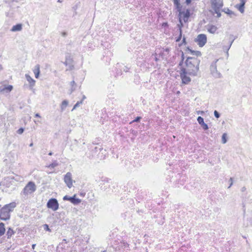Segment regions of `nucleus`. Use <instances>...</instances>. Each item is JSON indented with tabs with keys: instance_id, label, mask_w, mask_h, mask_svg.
Here are the masks:
<instances>
[{
	"instance_id": "nucleus-1",
	"label": "nucleus",
	"mask_w": 252,
	"mask_h": 252,
	"mask_svg": "<svg viewBox=\"0 0 252 252\" xmlns=\"http://www.w3.org/2000/svg\"><path fill=\"white\" fill-rule=\"evenodd\" d=\"M200 60L195 58L188 57L186 61L187 71L189 75L196 76L199 70Z\"/></svg>"
},
{
	"instance_id": "nucleus-2",
	"label": "nucleus",
	"mask_w": 252,
	"mask_h": 252,
	"mask_svg": "<svg viewBox=\"0 0 252 252\" xmlns=\"http://www.w3.org/2000/svg\"><path fill=\"white\" fill-rule=\"evenodd\" d=\"M16 207V203L15 202L4 205L0 210V219L4 220H9L10 217V213L12 212Z\"/></svg>"
},
{
	"instance_id": "nucleus-3",
	"label": "nucleus",
	"mask_w": 252,
	"mask_h": 252,
	"mask_svg": "<svg viewBox=\"0 0 252 252\" xmlns=\"http://www.w3.org/2000/svg\"><path fill=\"white\" fill-rule=\"evenodd\" d=\"M36 190V186L32 182H30L25 187L21 192V195L24 197L34 192Z\"/></svg>"
},
{
	"instance_id": "nucleus-4",
	"label": "nucleus",
	"mask_w": 252,
	"mask_h": 252,
	"mask_svg": "<svg viewBox=\"0 0 252 252\" xmlns=\"http://www.w3.org/2000/svg\"><path fill=\"white\" fill-rule=\"evenodd\" d=\"M106 155V151L101 146L95 147L92 150V156L97 158L98 159L102 160L104 159Z\"/></svg>"
},
{
	"instance_id": "nucleus-5",
	"label": "nucleus",
	"mask_w": 252,
	"mask_h": 252,
	"mask_svg": "<svg viewBox=\"0 0 252 252\" xmlns=\"http://www.w3.org/2000/svg\"><path fill=\"white\" fill-rule=\"evenodd\" d=\"M211 6L215 13L217 14V17H220L221 16L220 9L223 6L222 0H211Z\"/></svg>"
},
{
	"instance_id": "nucleus-6",
	"label": "nucleus",
	"mask_w": 252,
	"mask_h": 252,
	"mask_svg": "<svg viewBox=\"0 0 252 252\" xmlns=\"http://www.w3.org/2000/svg\"><path fill=\"white\" fill-rule=\"evenodd\" d=\"M180 74L183 84H188L191 81L190 78L188 75L189 74L188 71H187L186 68H182Z\"/></svg>"
},
{
	"instance_id": "nucleus-7",
	"label": "nucleus",
	"mask_w": 252,
	"mask_h": 252,
	"mask_svg": "<svg viewBox=\"0 0 252 252\" xmlns=\"http://www.w3.org/2000/svg\"><path fill=\"white\" fill-rule=\"evenodd\" d=\"M59 206L58 202L55 198L50 199L47 203V207L54 211H57L59 209Z\"/></svg>"
},
{
	"instance_id": "nucleus-8",
	"label": "nucleus",
	"mask_w": 252,
	"mask_h": 252,
	"mask_svg": "<svg viewBox=\"0 0 252 252\" xmlns=\"http://www.w3.org/2000/svg\"><path fill=\"white\" fill-rule=\"evenodd\" d=\"M235 39V38H233V35H230L229 42L227 44L226 43L225 40L223 41V44L224 45L222 46V49L223 51L226 52L227 56H228V51Z\"/></svg>"
},
{
	"instance_id": "nucleus-9",
	"label": "nucleus",
	"mask_w": 252,
	"mask_h": 252,
	"mask_svg": "<svg viewBox=\"0 0 252 252\" xmlns=\"http://www.w3.org/2000/svg\"><path fill=\"white\" fill-rule=\"evenodd\" d=\"M196 42L200 47H203L207 42V36L205 34H200L196 38Z\"/></svg>"
},
{
	"instance_id": "nucleus-10",
	"label": "nucleus",
	"mask_w": 252,
	"mask_h": 252,
	"mask_svg": "<svg viewBox=\"0 0 252 252\" xmlns=\"http://www.w3.org/2000/svg\"><path fill=\"white\" fill-rule=\"evenodd\" d=\"M218 61V60H216L213 62L210 66V70L212 74L216 78H220L221 76V74L219 72L217 69L216 63Z\"/></svg>"
},
{
	"instance_id": "nucleus-11",
	"label": "nucleus",
	"mask_w": 252,
	"mask_h": 252,
	"mask_svg": "<svg viewBox=\"0 0 252 252\" xmlns=\"http://www.w3.org/2000/svg\"><path fill=\"white\" fill-rule=\"evenodd\" d=\"M73 60L71 56L70 55L67 54L65 56V61L64 62V64L66 66H68L69 70H72L73 69L74 66L73 64Z\"/></svg>"
},
{
	"instance_id": "nucleus-12",
	"label": "nucleus",
	"mask_w": 252,
	"mask_h": 252,
	"mask_svg": "<svg viewBox=\"0 0 252 252\" xmlns=\"http://www.w3.org/2000/svg\"><path fill=\"white\" fill-rule=\"evenodd\" d=\"M179 13V16L181 19H183L185 22H187L188 20L189 17L190 16V12L189 9H187L185 11H178Z\"/></svg>"
},
{
	"instance_id": "nucleus-13",
	"label": "nucleus",
	"mask_w": 252,
	"mask_h": 252,
	"mask_svg": "<svg viewBox=\"0 0 252 252\" xmlns=\"http://www.w3.org/2000/svg\"><path fill=\"white\" fill-rule=\"evenodd\" d=\"M13 89L12 85H2L0 86V94H9Z\"/></svg>"
},
{
	"instance_id": "nucleus-14",
	"label": "nucleus",
	"mask_w": 252,
	"mask_h": 252,
	"mask_svg": "<svg viewBox=\"0 0 252 252\" xmlns=\"http://www.w3.org/2000/svg\"><path fill=\"white\" fill-rule=\"evenodd\" d=\"M64 181L69 188L72 186V175L71 173L67 172L64 177Z\"/></svg>"
},
{
	"instance_id": "nucleus-15",
	"label": "nucleus",
	"mask_w": 252,
	"mask_h": 252,
	"mask_svg": "<svg viewBox=\"0 0 252 252\" xmlns=\"http://www.w3.org/2000/svg\"><path fill=\"white\" fill-rule=\"evenodd\" d=\"M63 199L64 200H69L74 205L78 204L81 202V200L79 198H76L75 195L72 197H69L67 195H65L63 197Z\"/></svg>"
},
{
	"instance_id": "nucleus-16",
	"label": "nucleus",
	"mask_w": 252,
	"mask_h": 252,
	"mask_svg": "<svg viewBox=\"0 0 252 252\" xmlns=\"http://www.w3.org/2000/svg\"><path fill=\"white\" fill-rule=\"evenodd\" d=\"M205 27L207 31L212 34H215L218 29L216 26L210 24L207 25Z\"/></svg>"
},
{
	"instance_id": "nucleus-17",
	"label": "nucleus",
	"mask_w": 252,
	"mask_h": 252,
	"mask_svg": "<svg viewBox=\"0 0 252 252\" xmlns=\"http://www.w3.org/2000/svg\"><path fill=\"white\" fill-rule=\"evenodd\" d=\"M197 122L199 125L202 127L204 130H207L208 129V125L204 123V119L200 116H199L197 119Z\"/></svg>"
},
{
	"instance_id": "nucleus-18",
	"label": "nucleus",
	"mask_w": 252,
	"mask_h": 252,
	"mask_svg": "<svg viewBox=\"0 0 252 252\" xmlns=\"http://www.w3.org/2000/svg\"><path fill=\"white\" fill-rule=\"evenodd\" d=\"M26 78L28 82L30 84L31 88H32L35 85V81L33 79L29 74H26L25 75Z\"/></svg>"
},
{
	"instance_id": "nucleus-19",
	"label": "nucleus",
	"mask_w": 252,
	"mask_h": 252,
	"mask_svg": "<svg viewBox=\"0 0 252 252\" xmlns=\"http://www.w3.org/2000/svg\"><path fill=\"white\" fill-rule=\"evenodd\" d=\"M22 30V25L21 24H18L12 27L11 31L13 32L21 31Z\"/></svg>"
},
{
	"instance_id": "nucleus-20",
	"label": "nucleus",
	"mask_w": 252,
	"mask_h": 252,
	"mask_svg": "<svg viewBox=\"0 0 252 252\" xmlns=\"http://www.w3.org/2000/svg\"><path fill=\"white\" fill-rule=\"evenodd\" d=\"M173 1L177 11H181L182 8V6L180 3V0H173Z\"/></svg>"
},
{
	"instance_id": "nucleus-21",
	"label": "nucleus",
	"mask_w": 252,
	"mask_h": 252,
	"mask_svg": "<svg viewBox=\"0 0 252 252\" xmlns=\"http://www.w3.org/2000/svg\"><path fill=\"white\" fill-rule=\"evenodd\" d=\"M33 71L34 73L35 78H38L40 73V66L39 64H37L35 66Z\"/></svg>"
},
{
	"instance_id": "nucleus-22",
	"label": "nucleus",
	"mask_w": 252,
	"mask_h": 252,
	"mask_svg": "<svg viewBox=\"0 0 252 252\" xmlns=\"http://www.w3.org/2000/svg\"><path fill=\"white\" fill-rule=\"evenodd\" d=\"M11 179V178L9 177L5 178L3 181L0 183V186L1 184H2L3 186H6V187H9L10 186V183L9 182Z\"/></svg>"
},
{
	"instance_id": "nucleus-23",
	"label": "nucleus",
	"mask_w": 252,
	"mask_h": 252,
	"mask_svg": "<svg viewBox=\"0 0 252 252\" xmlns=\"http://www.w3.org/2000/svg\"><path fill=\"white\" fill-rule=\"evenodd\" d=\"M15 233L14 230L10 227H9L6 232V236L7 238H10Z\"/></svg>"
},
{
	"instance_id": "nucleus-24",
	"label": "nucleus",
	"mask_w": 252,
	"mask_h": 252,
	"mask_svg": "<svg viewBox=\"0 0 252 252\" xmlns=\"http://www.w3.org/2000/svg\"><path fill=\"white\" fill-rule=\"evenodd\" d=\"M5 232L4 224L2 222L0 223V237L2 236Z\"/></svg>"
},
{
	"instance_id": "nucleus-25",
	"label": "nucleus",
	"mask_w": 252,
	"mask_h": 252,
	"mask_svg": "<svg viewBox=\"0 0 252 252\" xmlns=\"http://www.w3.org/2000/svg\"><path fill=\"white\" fill-rule=\"evenodd\" d=\"M68 102L66 100H64L62 102V104L61 105V109L62 111H63V110H64V109L66 108V107L68 105Z\"/></svg>"
},
{
	"instance_id": "nucleus-26",
	"label": "nucleus",
	"mask_w": 252,
	"mask_h": 252,
	"mask_svg": "<svg viewBox=\"0 0 252 252\" xmlns=\"http://www.w3.org/2000/svg\"><path fill=\"white\" fill-rule=\"evenodd\" d=\"M235 7L241 13H243L245 11V7H243L241 4H237Z\"/></svg>"
},
{
	"instance_id": "nucleus-27",
	"label": "nucleus",
	"mask_w": 252,
	"mask_h": 252,
	"mask_svg": "<svg viewBox=\"0 0 252 252\" xmlns=\"http://www.w3.org/2000/svg\"><path fill=\"white\" fill-rule=\"evenodd\" d=\"M189 51L192 55L196 56L197 57L200 56L201 55V53L200 51H193L189 49Z\"/></svg>"
},
{
	"instance_id": "nucleus-28",
	"label": "nucleus",
	"mask_w": 252,
	"mask_h": 252,
	"mask_svg": "<svg viewBox=\"0 0 252 252\" xmlns=\"http://www.w3.org/2000/svg\"><path fill=\"white\" fill-rule=\"evenodd\" d=\"M225 13H227V14L231 16V17H232V16H235L236 14L234 13V12L231 10H230L229 9H225L224 10Z\"/></svg>"
},
{
	"instance_id": "nucleus-29",
	"label": "nucleus",
	"mask_w": 252,
	"mask_h": 252,
	"mask_svg": "<svg viewBox=\"0 0 252 252\" xmlns=\"http://www.w3.org/2000/svg\"><path fill=\"white\" fill-rule=\"evenodd\" d=\"M222 143L223 144H225L227 142V134L226 133H223L222 135L221 138Z\"/></svg>"
},
{
	"instance_id": "nucleus-30",
	"label": "nucleus",
	"mask_w": 252,
	"mask_h": 252,
	"mask_svg": "<svg viewBox=\"0 0 252 252\" xmlns=\"http://www.w3.org/2000/svg\"><path fill=\"white\" fill-rule=\"evenodd\" d=\"M58 165V162H57V161H55L51 164H49L48 167L50 168H54L55 167L57 166Z\"/></svg>"
},
{
	"instance_id": "nucleus-31",
	"label": "nucleus",
	"mask_w": 252,
	"mask_h": 252,
	"mask_svg": "<svg viewBox=\"0 0 252 252\" xmlns=\"http://www.w3.org/2000/svg\"><path fill=\"white\" fill-rule=\"evenodd\" d=\"M83 103V100H81V101H78L73 106L72 111H73L74 109H75L76 108H77L80 104H82Z\"/></svg>"
},
{
	"instance_id": "nucleus-32",
	"label": "nucleus",
	"mask_w": 252,
	"mask_h": 252,
	"mask_svg": "<svg viewBox=\"0 0 252 252\" xmlns=\"http://www.w3.org/2000/svg\"><path fill=\"white\" fill-rule=\"evenodd\" d=\"M182 19H181V18H179L180 24L178 25V27L179 28V32H180V29L182 30V28L183 26V23L182 22Z\"/></svg>"
},
{
	"instance_id": "nucleus-33",
	"label": "nucleus",
	"mask_w": 252,
	"mask_h": 252,
	"mask_svg": "<svg viewBox=\"0 0 252 252\" xmlns=\"http://www.w3.org/2000/svg\"><path fill=\"white\" fill-rule=\"evenodd\" d=\"M43 228L45 230L51 232V230L49 228L48 224H45L43 225Z\"/></svg>"
},
{
	"instance_id": "nucleus-34",
	"label": "nucleus",
	"mask_w": 252,
	"mask_h": 252,
	"mask_svg": "<svg viewBox=\"0 0 252 252\" xmlns=\"http://www.w3.org/2000/svg\"><path fill=\"white\" fill-rule=\"evenodd\" d=\"M214 115L215 117L217 118H219L220 117V114L217 110H215L214 111Z\"/></svg>"
},
{
	"instance_id": "nucleus-35",
	"label": "nucleus",
	"mask_w": 252,
	"mask_h": 252,
	"mask_svg": "<svg viewBox=\"0 0 252 252\" xmlns=\"http://www.w3.org/2000/svg\"><path fill=\"white\" fill-rule=\"evenodd\" d=\"M182 35V30H181V29H180V32L179 36V37H178V38L176 39V41H177V42L179 41L181 39Z\"/></svg>"
},
{
	"instance_id": "nucleus-36",
	"label": "nucleus",
	"mask_w": 252,
	"mask_h": 252,
	"mask_svg": "<svg viewBox=\"0 0 252 252\" xmlns=\"http://www.w3.org/2000/svg\"><path fill=\"white\" fill-rule=\"evenodd\" d=\"M24 130V128H19V129L17 130V133H18V134H21L22 133H23Z\"/></svg>"
},
{
	"instance_id": "nucleus-37",
	"label": "nucleus",
	"mask_w": 252,
	"mask_h": 252,
	"mask_svg": "<svg viewBox=\"0 0 252 252\" xmlns=\"http://www.w3.org/2000/svg\"><path fill=\"white\" fill-rule=\"evenodd\" d=\"M240 1V4H241L243 7H245L246 0H239Z\"/></svg>"
},
{
	"instance_id": "nucleus-38",
	"label": "nucleus",
	"mask_w": 252,
	"mask_h": 252,
	"mask_svg": "<svg viewBox=\"0 0 252 252\" xmlns=\"http://www.w3.org/2000/svg\"><path fill=\"white\" fill-rule=\"evenodd\" d=\"M141 118L140 117H137L134 119L132 122H138L141 120Z\"/></svg>"
},
{
	"instance_id": "nucleus-39",
	"label": "nucleus",
	"mask_w": 252,
	"mask_h": 252,
	"mask_svg": "<svg viewBox=\"0 0 252 252\" xmlns=\"http://www.w3.org/2000/svg\"><path fill=\"white\" fill-rule=\"evenodd\" d=\"M76 86H71L70 93L71 94L75 90Z\"/></svg>"
},
{
	"instance_id": "nucleus-40",
	"label": "nucleus",
	"mask_w": 252,
	"mask_h": 252,
	"mask_svg": "<svg viewBox=\"0 0 252 252\" xmlns=\"http://www.w3.org/2000/svg\"><path fill=\"white\" fill-rule=\"evenodd\" d=\"M70 85L71 86H76V84H75L74 81H72L70 82Z\"/></svg>"
},
{
	"instance_id": "nucleus-41",
	"label": "nucleus",
	"mask_w": 252,
	"mask_h": 252,
	"mask_svg": "<svg viewBox=\"0 0 252 252\" xmlns=\"http://www.w3.org/2000/svg\"><path fill=\"white\" fill-rule=\"evenodd\" d=\"M229 181L231 182V183H230V185L228 187V188H230V187L233 184V182H232V178H230V180H229Z\"/></svg>"
},
{
	"instance_id": "nucleus-42",
	"label": "nucleus",
	"mask_w": 252,
	"mask_h": 252,
	"mask_svg": "<svg viewBox=\"0 0 252 252\" xmlns=\"http://www.w3.org/2000/svg\"><path fill=\"white\" fill-rule=\"evenodd\" d=\"M186 2L187 4H189L191 2V0H186Z\"/></svg>"
},
{
	"instance_id": "nucleus-43",
	"label": "nucleus",
	"mask_w": 252,
	"mask_h": 252,
	"mask_svg": "<svg viewBox=\"0 0 252 252\" xmlns=\"http://www.w3.org/2000/svg\"><path fill=\"white\" fill-rule=\"evenodd\" d=\"M35 117H38V118H40V115L38 114V113H36L35 114Z\"/></svg>"
},
{
	"instance_id": "nucleus-44",
	"label": "nucleus",
	"mask_w": 252,
	"mask_h": 252,
	"mask_svg": "<svg viewBox=\"0 0 252 252\" xmlns=\"http://www.w3.org/2000/svg\"><path fill=\"white\" fill-rule=\"evenodd\" d=\"M246 190V188L245 187H243L241 189V191H245Z\"/></svg>"
},
{
	"instance_id": "nucleus-45",
	"label": "nucleus",
	"mask_w": 252,
	"mask_h": 252,
	"mask_svg": "<svg viewBox=\"0 0 252 252\" xmlns=\"http://www.w3.org/2000/svg\"><path fill=\"white\" fill-rule=\"evenodd\" d=\"M198 114H202L204 113V112L203 111H199L197 112Z\"/></svg>"
},
{
	"instance_id": "nucleus-46",
	"label": "nucleus",
	"mask_w": 252,
	"mask_h": 252,
	"mask_svg": "<svg viewBox=\"0 0 252 252\" xmlns=\"http://www.w3.org/2000/svg\"><path fill=\"white\" fill-rule=\"evenodd\" d=\"M35 246V244H33V245H32V248L33 249H34Z\"/></svg>"
},
{
	"instance_id": "nucleus-47",
	"label": "nucleus",
	"mask_w": 252,
	"mask_h": 252,
	"mask_svg": "<svg viewBox=\"0 0 252 252\" xmlns=\"http://www.w3.org/2000/svg\"><path fill=\"white\" fill-rule=\"evenodd\" d=\"M182 59L183 60L184 59V53H183V52H182Z\"/></svg>"
},
{
	"instance_id": "nucleus-48",
	"label": "nucleus",
	"mask_w": 252,
	"mask_h": 252,
	"mask_svg": "<svg viewBox=\"0 0 252 252\" xmlns=\"http://www.w3.org/2000/svg\"><path fill=\"white\" fill-rule=\"evenodd\" d=\"M85 98H86V96H85V95H84L83 96L82 100H84V99H85Z\"/></svg>"
},
{
	"instance_id": "nucleus-49",
	"label": "nucleus",
	"mask_w": 252,
	"mask_h": 252,
	"mask_svg": "<svg viewBox=\"0 0 252 252\" xmlns=\"http://www.w3.org/2000/svg\"><path fill=\"white\" fill-rule=\"evenodd\" d=\"M185 40H186L185 38L184 37L183 39V42H185Z\"/></svg>"
},
{
	"instance_id": "nucleus-50",
	"label": "nucleus",
	"mask_w": 252,
	"mask_h": 252,
	"mask_svg": "<svg viewBox=\"0 0 252 252\" xmlns=\"http://www.w3.org/2000/svg\"><path fill=\"white\" fill-rule=\"evenodd\" d=\"M52 155H53V153H52V152H50V153H49V156H52Z\"/></svg>"
},
{
	"instance_id": "nucleus-51",
	"label": "nucleus",
	"mask_w": 252,
	"mask_h": 252,
	"mask_svg": "<svg viewBox=\"0 0 252 252\" xmlns=\"http://www.w3.org/2000/svg\"><path fill=\"white\" fill-rule=\"evenodd\" d=\"M32 146H33V143H31V144H30V147H32Z\"/></svg>"
},
{
	"instance_id": "nucleus-52",
	"label": "nucleus",
	"mask_w": 252,
	"mask_h": 252,
	"mask_svg": "<svg viewBox=\"0 0 252 252\" xmlns=\"http://www.w3.org/2000/svg\"><path fill=\"white\" fill-rule=\"evenodd\" d=\"M2 69V66L0 64V71Z\"/></svg>"
},
{
	"instance_id": "nucleus-53",
	"label": "nucleus",
	"mask_w": 252,
	"mask_h": 252,
	"mask_svg": "<svg viewBox=\"0 0 252 252\" xmlns=\"http://www.w3.org/2000/svg\"><path fill=\"white\" fill-rule=\"evenodd\" d=\"M65 35H66V33H65V32H64V33H63V36H65Z\"/></svg>"
},
{
	"instance_id": "nucleus-54",
	"label": "nucleus",
	"mask_w": 252,
	"mask_h": 252,
	"mask_svg": "<svg viewBox=\"0 0 252 252\" xmlns=\"http://www.w3.org/2000/svg\"><path fill=\"white\" fill-rule=\"evenodd\" d=\"M58 2H62V1L61 0H58Z\"/></svg>"
},
{
	"instance_id": "nucleus-55",
	"label": "nucleus",
	"mask_w": 252,
	"mask_h": 252,
	"mask_svg": "<svg viewBox=\"0 0 252 252\" xmlns=\"http://www.w3.org/2000/svg\"><path fill=\"white\" fill-rule=\"evenodd\" d=\"M102 252H106V251H103Z\"/></svg>"
}]
</instances>
